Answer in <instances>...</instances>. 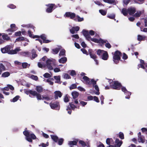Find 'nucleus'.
<instances>
[{
  "label": "nucleus",
  "mask_w": 147,
  "mask_h": 147,
  "mask_svg": "<svg viewBox=\"0 0 147 147\" xmlns=\"http://www.w3.org/2000/svg\"><path fill=\"white\" fill-rule=\"evenodd\" d=\"M25 93L27 95H29V96L30 97H32L31 95L33 96H36L38 100H41V99L42 100H46L47 101H48L53 99L52 98H50L48 96H42V98L40 94L37 93L36 91L32 90H26L25 92Z\"/></svg>",
  "instance_id": "f257e3e1"
},
{
  "label": "nucleus",
  "mask_w": 147,
  "mask_h": 147,
  "mask_svg": "<svg viewBox=\"0 0 147 147\" xmlns=\"http://www.w3.org/2000/svg\"><path fill=\"white\" fill-rule=\"evenodd\" d=\"M12 46L10 45H8L3 48L1 49V51L3 53H7L9 54H16L21 50L20 48H17L14 50H12Z\"/></svg>",
  "instance_id": "f03ea898"
},
{
  "label": "nucleus",
  "mask_w": 147,
  "mask_h": 147,
  "mask_svg": "<svg viewBox=\"0 0 147 147\" xmlns=\"http://www.w3.org/2000/svg\"><path fill=\"white\" fill-rule=\"evenodd\" d=\"M85 75L86 74L84 72H82L80 74L81 76H84L82 78V79L84 80L82 81L84 83L89 86L91 85L92 84L93 86L96 84V81L93 79H90L88 77L85 76Z\"/></svg>",
  "instance_id": "7ed1b4c3"
},
{
  "label": "nucleus",
  "mask_w": 147,
  "mask_h": 147,
  "mask_svg": "<svg viewBox=\"0 0 147 147\" xmlns=\"http://www.w3.org/2000/svg\"><path fill=\"white\" fill-rule=\"evenodd\" d=\"M122 55V53L119 51L117 50L113 54V61L115 63L117 64L119 61H122L121 59V56Z\"/></svg>",
  "instance_id": "20e7f679"
},
{
  "label": "nucleus",
  "mask_w": 147,
  "mask_h": 147,
  "mask_svg": "<svg viewBox=\"0 0 147 147\" xmlns=\"http://www.w3.org/2000/svg\"><path fill=\"white\" fill-rule=\"evenodd\" d=\"M122 86L121 83L118 81H115L113 82V83L110 85V87L113 89L119 90Z\"/></svg>",
  "instance_id": "39448f33"
},
{
  "label": "nucleus",
  "mask_w": 147,
  "mask_h": 147,
  "mask_svg": "<svg viewBox=\"0 0 147 147\" xmlns=\"http://www.w3.org/2000/svg\"><path fill=\"white\" fill-rule=\"evenodd\" d=\"M46 5L47 7L46 11L48 13L52 12L53 10L57 7L55 4L49 3Z\"/></svg>",
  "instance_id": "423d86ee"
},
{
  "label": "nucleus",
  "mask_w": 147,
  "mask_h": 147,
  "mask_svg": "<svg viewBox=\"0 0 147 147\" xmlns=\"http://www.w3.org/2000/svg\"><path fill=\"white\" fill-rule=\"evenodd\" d=\"M50 105L51 108L53 109L59 110L60 108L59 102L57 101L53 103H50Z\"/></svg>",
  "instance_id": "0eeeda50"
},
{
  "label": "nucleus",
  "mask_w": 147,
  "mask_h": 147,
  "mask_svg": "<svg viewBox=\"0 0 147 147\" xmlns=\"http://www.w3.org/2000/svg\"><path fill=\"white\" fill-rule=\"evenodd\" d=\"M76 16V15L75 13L71 12H66L64 15L65 18H69L71 19H74Z\"/></svg>",
  "instance_id": "6e6552de"
},
{
  "label": "nucleus",
  "mask_w": 147,
  "mask_h": 147,
  "mask_svg": "<svg viewBox=\"0 0 147 147\" xmlns=\"http://www.w3.org/2000/svg\"><path fill=\"white\" fill-rule=\"evenodd\" d=\"M27 128L25 129V130L23 132V134L26 137V140L28 142H32V140L30 138V133L27 130H26Z\"/></svg>",
  "instance_id": "1a4fd4ad"
},
{
  "label": "nucleus",
  "mask_w": 147,
  "mask_h": 147,
  "mask_svg": "<svg viewBox=\"0 0 147 147\" xmlns=\"http://www.w3.org/2000/svg\"><path fill=\"white\" fill-rule=\"evenodd\" d=\"M10 28L7 30L6 31L7 32H13L16 30L18 28L16 26L15 24H12L10 25Z\"/></svg>",
  "instance_id": "9d476101"
},
{
  "label": "nucleus",
  "mask_w": 147,
  "mask_h": 147,
  "mask_svg": "<svg viewBox=\"0 0 147 147\" xmlns=\"http://www.w3.org/2000/svg\"><path fill=\"white\" fill-rule=\"evenodd\" d=\"M82 32L86 39L89 41V39L91 38V36L90 35L88 31L85 30H83Z\"/></svg>",
  "instance_id": "9b49d317"
},
{
  "label": "nucleus",
  "mask_w": 147,
  "mask_h": 147,
  "mask_svg": "<svg viewBox=\"0 0 147 147\" xmlns=\"http://www.w3.org/2000/svg\"><path fill=\"white\" fill-rule=\"evenodd\" d=\"M88 54L90 55V57L93 59H97V57L94 53V51L92 49H89L88 50Z\"/></svg>",
  "instance_id": "f8f14e48"
},
{
  "label": "nucleus",
  "mask_w": 147,
  "mask_h": 147,
  "mask_svg": "<svg viewBox=\"0 0 147 147\" xmlns=\"http://www.w3.org/2000/svg\"><path fill=\"white\" fill-rule=\"evenodd\" d=\"M55 94L54 98L55 99H57L58 97L61 98L63 94L59 91H56L54 92Z\"/></svg>",
  "instance_id": "ddd939ff"
},
{
  "label": "nucleus",
  "mask_w": 147,
  "mask_h": 147,
  "mask_svg": "<svg viewBox=\"0 0 147 147\" xmlns=\"http://www.w3.org/2000/svg\"><path fill=\"white\" fill-rule=\"evenodd\" d=\"M136 11V9L134 7H130L128 8V13L130 15H133Z\"/></svg>",
  "instance_id": "4468645a"
},
{
  "label": "nucleus",
  "mask_w": 147,
  "mask_h": 147,
  "mask_svg": "<svg viewBox=\"0 0 147 147\" xmlns=\"http://www.w3.org/2000/svg\"><path fill=\"white\" fill-rule=\"evenodd\" d=\"M52 61L50 59H47L46 61V64L47 66L48 69L50 70H52L53 69V67L51 65Z\"/></svg>",
  "instance_id": "2eb2a0df"
},
{
  "label": "nucleus",
  "mask_w": 147,
  "mask_h": 147,
  "mask_svg": "<svg viewBox=\"0 0 147 147\" xmlns=\"http://www.w3.org/2000/svg\"><path fill=\"white\" fill-rule=\"evenodd\" d=\"M78 141V139H75V140L69 141L68 143V144L69 146H71L76 145Z\"/></svg>",
  "instance_id": "dca6fc26"
},
{
  "label": "nucleus",
  "mask_w": 147,
  "mask_h": 147,
  "mask_svg": "<svg viewBox=\"0 0 147 147\" xmlns=\"http://www.w3.org/2000/svg\"><path fill=\"white\" fill-rule=\"evenodd\" d=\"M109 56L107 51H105L103 53L102 56H101V58L105 60H107L108 59Z\"/></svg>",
  "instance_id": "f3484780"
},
{
  "label": "nucleus",
  "mask_w": 147,
  "mask_h": 147,
  "mask_svg": "<svg viewBox=\"0 0 147 147\" xmlns=\"http://www.w3.org/2000/svg\"><path fill=\"white\" fill-rule=\"evenodd\" d=\"M115 142L116 144L115 146L116 147H120L122 144V141H120L118 138L116 139Z\"/></svg>",
  "instance_id": "a211bd4d"
},
{
  "label": "nucleus",
  "mask_w": 147,
  "mask_h": 147,
  "mask_svg": "<svg viewBox=\"0 0 147 147\" xmlns=\"http://www.w3.org/2000/svg\"><path fill=\"white\" fill-rule=\"evenodd\" d=\"M2 37L4 41H8L10 40L11 39L8 36L7 34H5V33H3Z\"/></svg>",
  "instance_id": "6ab92c4d"
},
{
  "label": "nucleus",
  "mask_w": 147,
  "mask_h": 147,
  "mask_svg": "<svg viewBox=\"0 0 147 147\" xmlns=\"http://www.w3.org/2000/svg\"><path fill=\"white\" fill-rule=\"evenodd\" d=\"M28 33L30 37L33 38H40V36L38 35H33L32 34V32H31L30 30H28Z\"/></svg>",
  "instance_id": "aec40b11"
},
{
  "label": "nucleus",
  "mask_w": 147,
  "mask_h": 147,
  "mask_svg": "<svg viewBox=\"0 0 147 147\" xmlns=\"http://www.w3.org/2000/svg\"><path fill=\"white\" fill-rule=\"evenodd\" d=\"M35 90L37 92L39 93L42 92L43 91V88L42 86H36Z\"/></svg>",
  "instance_id": "412c9836"
},
{
  "label": "nucleus",
  "mask_w": 147,
  "mask_h": 147,
  "mask_svg": "<svg viewBox=\"0 0 147 147\" xmlns=\"http://www.w3.org/2000/svg\"><path fill=\"white\" fill-rule=\"evenodd\" d=\"M31 52L32 56V57H31V59H34L36 57H37L38 56V55L36 54V51L34 49H32Z\"/></svg>",
  "instance_id": "4be33fe9"
},
{
  "label": "nucleus",
  "mask_w": 147,
  "mask_h": 147,
  "mask_svg": "<svg viewBox=\"0 0 147 147\" xmlns=\"http://www.w3.org/2000/svg\"><path fill=\"white\" fill-rule=\"evenodd\" d=\"M53 141L55 143H57L58 140V137L57 136L55 135H50Z\"/></svg>",
  "instance_id": "5701e85b"
},
{
  "label": "nucleus",
  "mask_w": 147,
  "mask_h": 147,
  "mask_svg": "<svg viewBox=\"0 0 147 147\" xmlns=\"http://www.w3.org/2000/svg\"><path fill=\"white\" fill-rule=\"evenodd\" d=\"M53 77L55 80H57L55 82V83L61 84V82H60V76H55Z\"/></svg>",
  "instance_id": "b1692460"
},
{
  "label": "nucleus",
  "mask_w": 147,
  "mask_h": 147,
  "mask_svg": "<svg viewBox=\"0 0 147 147\" xmlns=\"http://www.w3.org/2000/svg\"><path fill=\"white\" fill-rule=\"evenodd\" d=\"M67 58L65 57H64L60 59L59 60V61L60 63L64 64L67 62Z\"/></svg>",
  "instance_id": "393cba45"
},
{
  "label": "nucleus",
  "mask_w": 147,
  "mask_h": 147,
  "mask_svg": "<svg viewBox=\"0 0 147 147\" xmlns=\"http://www.w3.org/2000/svg\"><path fill=\"white\" fill-rule=\"evenodd\" d=\"M145 140L144 136H141L138 137V141L139 143H144L145 142Z\"/></svg>",
  "instance_id": "a878e982"
},
{
  "label": "nucleus",
  "mask_w": 147,
  "mask_h": 147,
  "mask_svg": "<svg viewBox=\"0 0 147 147\" xmlns=\"http://www.w3.org/2000/svg\"><path fill=\"white\" fill-rule=\"evenodd\" d=\"M71 95L74 99H75L78 97L79 96V93L76 91H74L72 92Z\"/></svg>",
  "instance_id": "bb28decb"
},
{
  "label": "nucleus",
  "mask_w": 147,
  "mask_h": 147,
  "mask_svg": "<svg viewBox=\"0 0 147 147\" xmlns=\"http://www.w3.org/2000/svg\"><path fill=\"white\" fill-rule=\"evenodd\" d=\"M6 69L5 66L2 63H0V75L1 74L3 71H5Z\"/></svg>",
  "instance_id": "cd10ccee"
},
{
  "label": "nucleus",
  "mask_w": 147,
  "mask_h": 147,
  "mask_svg": "<svg viewBox=\"0 0 147 147\" xmlns=\"http://www.w3.org/2000/svg\"><path fill=\"white\" fill-rule=\"evenodd\" d=\"M121 13L125 16H126L128 13V9H127L125 8H123L122 9Z\"/></svg>",
  "instance_id": "c85d7f7f"
},
{
  "label": "nucleus",
  "mask_w": 147,
  "mask_h": 147,
  "mask_svg": "<svg viewBox=\"0 0 147 147\" xmlns=\"http://www.w3.org/2000/svg\"><path fill=\"white\" fill-rule=\"evenodd\" d=\"M10 74L8 71H6L2 73L1 77L2 78H6L10 75Z\"/></svg>",
  "instance_id": "c756f323"
},
{
  "label": "nucleus",
  "mask_w": 147,
  "mask_h": 147,
  "mask_svg": "<svg viewBox=\"0 0 147 147\" xmlns=\"http://www.w3.org/2000/svg\"><path fill=\"white\" fill-rule=\"evenodd\" d=\"M146 38V36H142L140 35H138V36L137 40L138 41H141L144 40Z\"/></svg>",
  "instance_id": "7c9ffc66"
},
{
  "label": "nucleus",
  "mask_w": 147,
  "mask_h": 147,
  "mask_svg": "<svg viewBox=\"0 0 147 147\" xmlns=\"http://www.w3.org/2000/svg\"><path fill=\"white\" fill-rule=\"evenodd\" d=\"M96 84H95L94 86L93 85V87H94L95 89L96 90V91L95 92V94L96 95H99L100 94L99 92V89L98 86Z\"/></svg>",
  "instance_id": "2f4dec72"
},
{
  "label": "nucleus",
  "mask_w": 147,
  "mask_h": 147,
  "mask_svg": "<svg viewBox=\"0 0 147 147\" xmlns=\"http://www.w3.org/2000/svg\"><path fill=\"white\" fill-rule=\"evenodd\" d=\"M60 50V49L59 48H56L55 49H53L52 50L53 52V53L54 54H57L58 53Z\"/></svg>",
  "instance_id": "473e14b6"
},
{
  "label": "nucleus",
  "mask_w": 147,
  "mask_h": 147,
  "mask_svg": "<svg viewBox=\"0 0 147 147\" xmlns=\"http://www.w3.org/2000/svg\"><path fill=\"white\" fill-rule=\"evenodd\" d=\"M107 17L111 19H114L115 20L116 19H115V14L113 13L112 14H110L107 15Z\"/></svg>",
  "instance_id": "72a5a7b5"
},
{
  "label": "nucleus",
  "mask_w": 147,
  "mask_h": 147,
  "mask_svg": "<svg viewBox=\"0 0 147 147\" xmlns=\"http://www.w3.org/2000/svg\"><path fill=\"white\" fill-rule=\"evenodd\" d=\"M125 94H126L127 96H125V98L127 99H129L130 98V96L131 95V92L128 91L127 90V91H126L125 93Z\"/></svg>",
  "instance_id": "f704fd0d"
},
{
  "label": "nucleus",
  "mask_w": 147,
  "mask_h": 147,
  "mask_svg": "<svg viewBox=\"0 0 147 147\" xmlns=\"http://www.w3.org/2000/svg\"><path fill=\"white\" fill-rule=\"evenodd\" d=\"M113 141V140L111 138H107L106 140V144L108 145H110L111 143V142Z\"/></svg>",
  "instance_id": "c9c22d12"
},
{
  "label": "nucleus",
  "mask_w": 147,
  "mask_h": 147,
  "mask_svg": "<svg viewBox=\"0 0 147 147\" xmlns=\"http://www.w3.org/2000/svg\"><path fill=\"white\" fill-rule=\"evenodd\" d=\"M64 141V140L63 138H61L60 139L58 138V141L57 143L59 145H61L63 144Z\"/></svg>",
  "instance_id": "e433bc0d"
},
{
  "label": "nucleus",
  "mask_w": 147,
  "mask_h": 147,
  "mask_svg": "<svg viewBox=\"0 0 147 147\" xmlns=\"http://www.w3.org/2000/svg\"><path fill=\"white\" fill-rule=\"evenodd\" d=\"M104 51L103 50L98 49L96 51L97 54L99 56L102 55Z\"/></svg>",
  "instance_id": "4c0bfd02"
},
{
  "label": "nucleus",
  "mask_w": 147,
  "mask_h": 147,
  "mask_svg": "<svg viewBox=\"0 0 147 147\" xmlns=\"http://www.w3.org/2000/svg\"><path fill=\"white\" fill-rule=\"evenodd\" d=\"M65 49H62L59 52V55L60 56H65Z\"/></svg>",
  "instance_id": "58836bf2"
},
{
  "label": "nucleus",
  "mask_w": 147,
  "mask_h": 147,
  "mask_svg": "<svg viewBox=\"0 0 147 147\" xmlns=\"http://www.w3.org/2000/svg\"><path fill=\"white\" fill-rule=\"evenodd\" d=\"M25 26L28 28H32L33 29L34 31H35L34 29L35 28V27L33 26L32 24H27L25 25Z\"/></svg>",
  "instance_id": "ea45409f"
},
{
  "label": "nucleus",
  "mask_w": 147,
  "mask_h": 147,
  "mask_svg": "<svg viewBox=\"0 0 147 147\" xmlns=\"http://www.w3.org/2000/svg\"><path fill=\"white\" fill-rule=\"evenodd\" d=\"M24 40L25 38L24 37L20 36L19 37L16 39V41L18 42L20 41H24Z\"/></svg>",
  "instance_id": "a19ab883"
},
{
  "label": "nucleus",
  "mask_w": 147,
  "mask_h": 147,
  "mask_svg": "<svg viewBox=\"0 0 147 147\" xmlns=\"http://www.w3.org/2000/svg\"><path fill=\"white\" fill-rule=\"evenodd\" d=\"M141 15V13L140 11L137 12L134 15V16L136 18H138Z\"/></svg>",
  "instance_id": "79ce46f5"
},
{
  "label": "nucleus",
  "mask_w": 147,
  "mask_h": 147,
  "mask_svg": "<svg viewBox=\"0 0 147 147\" xmlns=\"http://www.w3.org/2000/svg\"><path fill=\"white\" fill-rule=\"evenodd\" d=\"M79 143L82 146H87L86 144L84 141L80 140L79 141Z\"/></svg>",
  "instance_id": "37998d69"
},
{
  "label": "nucleus",
  "mask_w": 147,
  "mask_h": 147,
  "mask_svg": "<svg viewBox=\"0 0 147 147\" xmlns=\"http://www.w3.org/2000/svg\"><path fill=\"white\" fill-rule=\"evenodd\" d=\"M99 12L103 16H105L107 13V11L102 9L99 10Z\"/></svg>",
  "instance_id": "c03bdc74"
},
{
  "label": "nucleus",
  "mask_w": 147,
  "mask_h": 147,
  "mask_svg": "<svg viewBox=\"0 0 147 147\" xmlns=\"http://www.w3.org/2000/svg\"><path fill=\"white\" fill-rule=\"evenodd\" d=\"M119 137L121 139H124V135L123 133L120 132L119 133Z\"/></svg>",
  "instance_id": "a18cd8bd"
},
{
  "label": "nucleus",
  "mask_w": 147,
  "mask_h": 147,
  "mask_svg": "<svg viewBox=\"0 0 147 147\" xmlns=\"http://www.w3.org/2000/svg\"><path fill=\"white\" fill-rule=\"evenodd\" d=\"M90 38L91 40L93 42L97 43H99V39L96 38Z\"/></svg>",
  "instance_id": "49530a36"
},
{
  "label": "nucleus",
  "mask_w": 147,
  "mask_h": 147,
  "mask_svg": "<svg viewBox=\"0 0 147 147\" xmlns=\"http://www.w3.org/2000/svg\"><path fill=\"white\" fill-rule=\"evenodd\" d=\"M43 76L46 78H50L51 77V75L48 73H45L43 75Z\"/></svg>",
  "instance_id": "de8ad7c7"
},
{
  "label": "nucleus",
  "mask_w": 147,
  "mask_h": 147,
  "mask_svg": "<svg viewBox=\"0 0 147 147\" xmlns=\"http://www.w3.org/2000/svg\"><path fill=\"white\" fill-rule=\"evenodd\" d=\"M20 98V96L18 95L16 96L15 97L13 98L12 100V102H15L17 101Z\"/></svg>",
  "instance_id": "09e8293b"
},
{
  "label": "nucleus",
  "mask_w": 147,
  "mask_h": 147,
  "mask_svg": "<svg viewBox=\"0 0 147 147\" xmlns=\"http://www.w3.org/2000/svg\"><path fill=\"white\" fill-rule=\"evenodd\" d=\"M77 88V85L76 84H73L71 85L69 87L70 90L75 89Z\"/></svg>",
  "instance_id": "8fccbe9b"
},
{
  "label": "nucleus",
  "mask_w": 147,
  "mask_h": 147,
  "mask_svg": "<svg viewBox=\"0 0 147 147\" xmlns=\"http://www.w3.org/2000/svg\"><path fill=\"white\" fill-rule=\"evenodd\" d=\"M30 78L36 81H37L38 80V78L36 76L32 75L31 76Z\"/></svg>",
  "instance_id": "3c124183"
},
{
  "label": "nucleus",
  "mask_w": 147,
  "mask_h": 147,
  "mask_svg": "<svg viewBox=\"0 0 147 147\" xmlns=\"http://www.w3.org/2000/svg\"><path fill=\"white\" fill-rule=\"evenodd\" d=\"M64 101L65 102H67L69 101V99L68 98L67 95H66L64 98Z\"/></svg>",
  "instance_id": "603ef678"
},
{
  "label": "nucleus",
  "mask_w": 147,
  "mask_h": 147,
  "mask_svg": "<svg viewBox=\"0 0 147 147\" xmlns=\"http://www.w3.org/2000/svg\"><path fill=\"white\" fill-rule=\"evenodd\" d=\"M14 35L16 36H21V32L19 31L15 32L14 34Z\"/></svg>",
  "instance_id": "864d4df0"
},
{
  "label": "nucleus",
  "mask_w": 147,
  "mask_h": 147,
  "mask_svg": "<svg viewBox=\"0 0 147 147\" xmlns=\"http://www.w3.org/2000/svg\"><path fill=\"white\" fill-rule=\"evenodd\" d=\"M69 105L70 107L72 109L74 110L75 108H77L74 105L72 104L71 103L69 102Z\"/></svg>",
  "instance_id": "5fc2aeb1"
},
{
  "label": "nucleus",
  "mask_w": 147,
  "mask_h": 147,
  "mask_svg": "<svg viewBox=\"0 0 147 147\" xmlns=\"http://www.w3.org/2000/svg\"><path fill=\"white\" fill-rule=\"evenodd\" d=\"M64 78L66 79H70L71 78L70 76L67 74H64Z\"/></svg>",
  "instance_id": "6e6d98bb"
},
{
  "label": "nucleus",
  "mask_w": 147,
  "mask_h": 147,
  "mask_svg": "<svg viewBox=\"0 0 147 147\" xmlns=\"http://www.w3.org/2000/svg\"><path fill=\"white\" fill-rule=\"evenodd\" d=\"M81 51L83 52L84 54H85L87 55H88V53L87 51L84 49H81Z\"/></svg>",
  "instance_id": "4d7b16f0"
},
{
  "label": "nucleus",
  "mask_w": 147,
  "mask_h": 147,
  "mask_svg": "<svg viewBox=\"0 0 147 147\" xmlns=\"http://www.w3.org/2000/svg\"><path fill=\"white\" fill-rule=\"evenodd\" d=\"M30 138L32 139H32L34 140L36 138V136L34 134H30Z\"/></svg>",
  "instance_id": "13d9d810"
},
{
  "label": "nucleus",
  "mask_w": 147,
  "mask_h": 147,
  "mask_svg": "<svg viewBox=\"0 0 147 147\" xmlns=\"http://www.w3.org/2000/svg\"><path fill=\"white\" fill-rule=\"evenodd\" d=\"M28 65V63L26 62H24L22 63V66L23 68H26Z\"/></svg>",
  "instance_id": "bf43d9fd"
},
{
  "label": "nucleus",
  "mask_w": 147,
  "mask_h": 147,
  "mask_svg": "<svg viewBox=\"0 0 147 147\" xmlns=\"http://www.w3.org/2000/svg\"><path fill=\"white\" fill-rule=\"evenodd\" d=\"M40 37L43 40V41L46 39V36L44 34H42V35H41L40 36Z\"/></svg>",
  "instance_id": "052dcab7"
},
{
  "label": "nucleus",
  "mask_w": 147,
  "mask_h": 147,
  "mask_svg": "<svg viewBox=\"0 0 147 147\" xmlns=\"http://www.w3.org/2000/svg\"><path fill=\"white\" fill-rule=\"evenodd\" d=\"M77 19H78V22H81L84 20V19L83 18H80L79 16H77Z\"/></svg>",
  "instance_id": "680f3d73"
},
{
  "label": "nucleus",
  "mask_w": 147,
  "mask_h": 147,
  "mask_svg": "<svg viewBox=\"0 0 147 147\" xmlns=\"http://www.w3.org/2000/svg\"><path fill=\"white\" fill-rule=\"evenodd\" d=\"M8 7L9 8L12 9H15L16 7V6L13 4L9 5Z\"/></svg>",
  "instance_id": "e2e57ef3"
},
{
  "label": "nucleus",
  "mask_w": 147,
  "mask_h": 147,
  "mask_svg": "<svg viewBox=\"0 0 147 147\" xmlns=\"http://www.w3.org/2000/svg\"><path fill=\"white\" fill-rule=\"evenodd\" d=\"M107 42V40H104L102 39H99V43H101L102 44L106 43Z\"/></svg>",
  "instance_id": "0e129e2a"
},
{
  "label": "nucleus",
  "mask_w": 147,
  "mask_h": 147,
  "mask_svg": "<svg viewBox=\"0 0 147 147\" xmlns=\"http://www.w3.org/2000/svg\"><path fill=\"white\" fill-rule=\"evenodd\" d=\"M42 135L44 137L46 138H49V136L48 135L43 132L42 133Z\"/></svg>",
  "instance_id": "69168bd1"
},
{
  "label": "nucleus",
  "mask_w": 147,
  "mask_h": 147,
  "mask_svg": "<svg viewBox=\"0 0 147 147\" xmlns=\"http://www.w3.org/2000/svg\"><path fill=\"white\" fill-rule=\"evenodd\" d=\"M70 75L71 76H74L76 75V73L74 70H71L70 72Z\"/></svg>",
  "instance_id": "338daca9"
},
{
  "label": "nucleus",
  "mask_w": 147,
  "mask_h": 147,
  "mask_svg": "<svg viewBox=\"0 0 147 147\" xmlns=\"http://www.w3.org/2000/svg\"><path fill=\"white\" fill-rule=\"evenodd\" d=\"M94 101H96L97 102H100L98 98L96 96H94Z\"/></svg>",
  "instance_id": "774afa93"
}]
</instances>
